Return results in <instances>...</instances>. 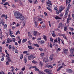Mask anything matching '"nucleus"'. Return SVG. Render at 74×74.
<instances>
[{"instance_id": "nucleus-1", "label": "nucleus", "mask_w": 74, "mask_h": 74, "mask_svg": "<svg viewBox=\"0 0 74 74\" xmlns=\"http://www.w3.org/2000/svg\"><path fill=\"white\" fill-rule=\"evenodd\" d=\"M22 14L18 12H16L14 13V15L15 18L16 19L19 18L21 15H22Z\"/></svg>"}, {"instance_id": "nucleus-2", "label": "nucleus", "mask_w": 74, "mask_h": 74, "mask_svg": "<svg viewBox=\"0 0 74 74\" xmlns=\"http://www.w3.org/2000/svg\"><path fill=\"white\" fill-rule=\"evenodd\" d=\"M35 57L33 55V54H31L28 57V59L29 60H31L32 59H34Z\"/></svg>"}, {"instance_id": "nucleus-3", "label": "nucleus", "mask_w": 74, "mask_h": 74, "mask_svg": "<svg viewBox=\"0 0 74 74\" xmlns=\"http://www.w3.org/2000/svg\"><path fill=\"white\" fill-rule=\"evenodd\" d=\"M70 51L71 53V54L72 55V56L74 57V49L71 48L70 49Z\"/></svg>"}, {"instance_id": "nucleus-4", "label": "nucleus", "mask_w": 74, "mask_h": 74, "mask_svg": "<svg viewBox=\"0 0 74 74\" xmlns=\"http://www.w3.org/2000/svg\"><path fill=\"white\" fill-rule=\"evenodd\" d=\"M33 34L35 37H37V31H34L33 32Z\"/></svg>"}, {"instance_id": "nucleus-5", "label": "nucleus", "mask_w": 74, "mask_h": 74, "mask_svg": "<svg viewBox=\"0 0 74 74\" xmlns=\"http://www.w3.org/2000/svg\"><path fill=\"white\" fill-rule=\"evenodd\" d=\"M19 18L21 21H23L25 19V17L22 16V14L21 16Z\"/></svg>"}, {"instance_id": "nucleus-6", "label": "nucleus", "mask_w": 74, "mask_h": 74, "mask_svg": "<svg viewBox=\"0 0 74 74\" xmlns=\"http://www.w3.org/2000/svg\"><path fill=\"white\" fill-rule=\"evenodd\" d=\"M7 43H10V42H12V40H11V39H10L9 38H8L7 40Z\"/></svg>"}, {"instance_id": "nucleus-7", "label": "nucleus", "mask_w": 74, "mask_h": 74, "mask_svg": "<svg viewBox=\"0 0 74 74\" xmlns=\"http://www.w3.org/2000/svg\"><path fill=\"white\" fill-rule=\"evenodd\" d=\"M28 37L30 38H31L32 37V34L30 33V32H28Z\"/></svg>"}, {"instance_id": "nucleus-8", "label": "nucleus", "mask_w": 74, "mask_h": 74, "mask_svg": "<svg viewBox=\"0 0 74 74\" xmlns=\"http://www.w3.org/2000/svg\"><path fill=\"white\" fill-rule=\"evenodd\" d=\"M53 56H54V55L53 54H51L49 58L50 59H51V60H52L53 59V58L52 57Z\"/></svg>"}, {"instance_id": "nucleus-9", "label": "nucleus", "mask_w": 74, "mask_h": 74, "mask_svg": "<svg viewBox=\"0 0 74 74\" xmlns=\"http://www.w3.org/2000/svg\"><path fill=\"white\" fill-rule=\"evenodd\" d=\"M67 71H68L69 73H72L73 72V70L71 69H67Z\"/></svg>"}, {"instance_id": "nucleus-10", "label": "nucleus", "mask_w": 74, "mask_h": 74, "mask_svg": "<svg viewBox=\"0 0 74 74\" xmlns=\"http://www.w3.org/2000/svg\"><path fill=\"white\" fill-rule=\"evenodd\" d=\"M68 1H69L68 3H70V2H71V0H66V6L67 5V4H68Z\"/></svg>"}, {"instance_id": "nucleus-11", "label": "nucleus", "mask_w": 74, "mask_h": 74, "mask_svg": "<svg viewBox=\"0 0 74 74\" xmlns=\"http://www.w3.org/2000/svg\"><path fill=\"white\" fill-rule=\"evenodd\" d=\"M38 43L39 44H44V40H39L38 41Z\"/></svg>"}, {"instance_id": "nucleus-12", "label": "nucleus", "mask_w": 74, "mask_h": 74, "mask_svg": "<svg viewBox=\"0 0 74 74\" xmlns=\"http://www.w3.org/2000/svg\"><path fill=\"white\" fill-rule=\"evenodd\" d=\"M68 50L67 49H64V53L65 54H67Z\"/></svg>"}, {"instance_id": "nucleus-13", "label": "nucleus", "mask_w": 74, "mask_h": 74, "mask_svg": "<svg viewBox=\"0 0 74 74\" xmlns=\"http://www.w3.org/2000/svg\"><path fill=\"white\" fill-rule=\"evenodd\" d=\"M9 35L10 36H11V35H12V34H13V33L12 32V31H11V29H10L9 31Z\"/></svg>"}, {"instance_id": "nucleus-14", "label": "nucleus", "mask_w": 74, "mask_h": 74, "mask_svg": "<svg viewBox=\"0 0 74 74\" xmlns=\"http://www.w3.org/2000/svg\"><path fill=\"white\" fill-rule=\"evenodd\" d=\"M50 70L49 69H46L44 70V71L45 73H49L50 71Z\"/></svg>"}, {"instance_id": "nucleus-15", "label": "nucleus", "mask_w": 74, "mask_h": 74, "mask_svg": "<svg viewBox=\"0 0 74 74\" xmlns=\"http://www.w3.org/2000/svg\"><path fill=\"white\" fill-rule=\"evenodd\" d=\"M27 41V38L24 39L23 40H22V43H24L25 42H26V41Z\"/></svg>"}, {"instance_id": "nucleus-16", "label": "nucleus", "mask_w": 74, "mask_h": 74, "mask_svg": "<svg viewBox=\"0 0 74 74\" xmlns=\"http://www.w3.org/2000/svg\"><path fill=\"white\" fill-rule=\"evenodd\" d=\"M47 4H49L50 5H52V3H51V1L49 0L48 1Z\"/></svg>"}, {"instance_id": "nucleus-17", "label": "nucleus", "mask_w": 74, "mask_h": 74, "mask_svg": "<svg viewBox=\"0 0 74 74\" xmlns=\"http://www.w3.org/2000/svg\"><path fill=\"white\" fill-rule=\"evenodd\" d=\"M58 44L60 45V40H61V39L59 37L58 38Z\"/></svg>"}, {"instance_id": "nucleus-18", "label": "nucleus", "mask_w": 74, "mask_h": 74, "mask_svg": "<svg viewBox=\"0 0 74 74\" xmlns=\"http://www.w3.org/2000/svg\"><path fill=\"white\" fill-rule=\"evenodd\" d=\"M62 67L63 66H60L57 69V71H59L60 70V69H62Z\"/></svg>"}, {"instance_id": "nucleus-19", "label": "nucleus", "mask_w": 74, "mask_h": 74, "mask_svg": "<svg viewBox=\"0 0 74 74\" xmlns=\"http://www.w3.org/2000/svg\"><path fill=\"white\" fill-rule=\"evenodd\" d=\"M64 7H63L62 6H61L60 8V10H63L64 9Z\"/></svg>"}, {"instance_id": "nucleus-20", "label": "nucleus", "mask_w": 74, "mask_h": 74, "mask_svg": "<svg viewBox=\"0 0 74 74\" xmlns=\"http://www.w3.org/2000/svg\"><path fill=\"white\" fill-rule=\"evenodd\" d=\"M11 69H12L11 70L12 72H13L14 71V70H15V68H14L13 66H11Z\"/></svg>"}, {"instance_id": "nucleus-21", "label": "nucleus", "mask_w": 74, "mask_h": 74, "mask_svg": "<svg viewBox=\"0 0 74 74\" xmlns=\"http://www.w3.org/2000/svg\"><path fill=\"white\" fill-rule=\"evenodd\" d=\"M69 9H67L66 10V11L65 13L66 15H67V14L69 13Z\"/></svg>"}, {"instance_id": "nucleus-22", "label": "nucleus", "mask_w": 74, "mask_h": 74, "mask_svg": "<svg viewBox=\"0 0 74 74\" xmlns=\"http://www.w3.org/2000/svg\"><path fill=\"white\" fill-rule=\"evenodd\" d=\"M70 14H69V15L68 16V17L67 19V20H69V21H70V20H71V17H70Z\"/></svg>"}, {"instance_id": "nucleus-23", "label": "nucleus", "mask_w": 74, "mask_h": 74, "mask_svg": "<svg viewBox=\"0 0 74 74\" xmlns=\"http://www.w3.org/2000/svg\"><path fill=\"white\" fill-rule=\"evenodd\" d=\"M55 19H56V20L60 19H61V18L59 17V16H57L55 17Z\"/></svg>"}, {"instance_id": "nucleus-24", "label": "nucleus", "mask_w": 74, "mask_h": 74, "mask_svg": "<svg viewBox=\"0 0 74 74\" xmlns=\"http://www.w3.org/2000/svg\"><path fill=\"white\" fill-rule=\"evenodd\" d=\"M46 66L48 68H49L50 67L51 68H53V66H52V65H46Z\"/></svg>"}, {"instance_id": "nucleus-25", "label": "nucleus", "mask_w": 74, "mask_h": 74, "mask_svg": "<svg viewBox=\"0 0 74 74\" xmlns=\"http://www.w3.org/2000/svg\"><path fill=\"white\" fill-rule=\"evenodd\" d=\"M8 59V62H11V58L10 57L8 58H7Z\"/></svg>"}, {"instance_id": "nucleus-26", "label": "nucleus", "mask_w": 74, "mask_h": 74, "mask_svg": "<svg viewBox=\"0 0 74 74\" xmlns=\"http://www.w3.org/2000/svg\"><path fill=\"white\" fill-rule=\"evenodd\" d=\"M1 17L2 18H4V17L5 18V19H6V16L4 14H3L1 16Z\"/></svg>"}, {"instance_id": "nucleus-27", "label": "nucleus", "mask_w": 74, "mask_h": 74, "mask_svg": "<svg viewBox=\"0 0 74 74\" xmlns=\"http://www.w3.org/2000/svg\"><path fill=\"white\" fill-rule=\"evenodd\" d=\"M43 38L45 41H47V36H43Z\"/></svg>"}, {"instance_id": "nucleus-28", "label": "nucleus", "mask_w": 74, "mask_h": 74, "mask_svg": "<svg viewBox=\"0 0 74 74\" xmlns=\"http://www.w3.org/2000/svg\"><path fill=\"white\" fill-rule=\"evenodd\" d=\"M34 23H35L36 27H37L38 23L37 21H35Z\"/></svg>"}, {"instance_id": "nucleus-29", "label": "nucleus", "mask_w": 74, "mask_h": 74, "mask_svg": "<svg viewBox=\"0 0 74 74\" xmlns=\"http://www.w3.org/2000/svg\"><path fill=\"white\" fill-rule=\"evenodd\" d=\"M23 57V54H21L20 56V59H22Z\"/></svg>"}, {"instance_id": "nucleus-30", "label": "nucleus", "mask_w": 74, "mask_h": 74, "mask_svg": "<svg viewBox=\"0 0 74 74\" xmlns=\"http://www.w3.org/2000/svg\"><path fill=\"white\" fill-rule=\"evenodd\" d=\"M47 9L49 11H51V12H52V10H51V9L50 8L47 7Z\"/></svg>"}, {"instance_id": "nucleus-31", "label": "nucleus", "mask_w": 74, "mask_h": 74, "mask_svg": "<svg viewBox=\"0 0 74 74\" xmlns=\"http://www.w3.org/2000/svg\"><path fill=\"white\" fill-rule=\"evenodd\" d=\"M67 26H66L64 27V31H66V30H67Z\"/></svg>"}, {"instance_id": "nucleus-32", "label": "nucleus", "mask_w": 74, "mask_h": 74, "mask_svg": "<svg viewBox=\"0 0 74 74\" xmlns=\"http://www.w3.org/2000/svg\"><path fill=\"white\" fill-rule=\"evenodd\" d=\"M34 46H35V47H40V46H39V45H38L37 44H34Z\"/></svg>"}, {"instance_id": "nucleus-33", "label": "nucleus", "mask_w": 74, "mask_h": 74, "mask_svg": "<svg viewBox=\"0 0 74 74\" xmlns=\"http://www.w3.org/2000/svg\"><path fill=\"white\" fill-rule=\"evenodd\" d=\"M40 55L42 57V56H44L45 55V54L44 53H41Z\"/></svg>"}, {"instance_id": "nucleus-34", "label": "nucleus", "mask_w": 74, "mask_h": 74, "mask_svg": "<svg viewBox=\"0 0 74 74\" xmlns=\"http://www.w3.org/2000/svg\"><path fill=\"white\" fill-rule=\"evenodd\" d=\"M8 48L9 49H11L12 48V46H11V45H9Z\"/></svg>"}, {"instance_id": "nucleus-35", "label": "nucleus", "mask_w": 74, "mask_h": 74, "mask_svg": "<svg viewBox=\"0 0 74 74\" xmlns=\"http://www.w3.org/2000/svg\"><path fill=\"white\" fill-rule=\"evenodd\" d=\"M2 58L1 59V61H3L4 60V57L3 56H2Z\"/></svg>"}, {"instance_id": "nucleus-36", "label": "nucleus", "mask_w": 74, "mask_h": 74, "mask_svg": "<svg viewBox=\"0 0 74 74\" xmlns=\"http://www.w3.org/2000/svg\"><path fill=\"white\" fill-rule=\"evenodd\" d=\"M71 7V5L70 4H69L68 5V7L67 8V9H69V10L70 9V7Z\"/></svg>"}, {"instance_id": "nucleus-37", "label": "nucleus", "mask_w": 74, "mask_h": 74, "mask_svg": "<svg viewBox=\"0 0 74 74\" xmlns=\"http://www.w3.org/2000/svg\"><path fill=\"white\" fill-rule=\"evenodd\" d=\"M7 27V25L6 24H5L4 25V29H6Z\"/></svg>"}, {"instance_id": "nucleus-38", "label": "nucleus", "mask_w": 74, "mask_h": 74, "mask_svg": "<svg viewBox=\"0 0 74 74\" xmlns=\"http://www.w3.org/2000/svg\"><path fill=\"white\" fill-rule=\"evenodd\" d=\"M27 52H28L27 51H25L23 52V53L24 54H26V53H27Z\"/></svg>"}, {"instance_id": "nucleus-39", "label": "nucleus", "mask_w": 74, "mask_h": 74, "mask_svg": "<svg viewBox=\"0 0 74 74\" xmlns=\"http://www.w3.org/2000/svg\"><path fill=\"white\" fill-rule=\"evenodd\" d=\"M6 58H10L9 57V54L8 53H7V55L6 56Z\"/></svg>"}, {"instance_id": "nucleus-40", "label": "nucleus", "mask_w": 74, "mask_h": 74, "mask_svg": "<svg viewBox=\"0 0 74 74\" xmlns=\"http://www.w3.org/2000/svg\"><path fill=\"white\" fill-rule=\"evenodd\" d=\"M2 35V32H1V29L0 28V36Z\"/></svg>"}, {"instance_id": "nucleus-41", "label": "nucleus", "mask_w": 74, "mask_h": 74, "mask_svg": "<svg viewBox=\"0 0 74 74\" xmlns=\"http://www.w3.org/2000/svg\"><path fill=\"white\" fill-rule=\"evenodd\" d=\"M29 49H32V46H28Z\"/></svg>"}, {"instance_id": "nucleus-42", "label": "nucleus", "mask_w": 74, "mask_h": 74, "mask_svg": "<svg viewBox=\"0 0 74 74\" xmlns=\"http://www.w3.org/2000/svg\"><path fill=\"white\" fill-rule=\"evenodd\" d=\"M16 40V39H15V38H13L12 39V41L13 42H15V41Z\"/></svg>"}, {"instance_id": "nucleus-43", "label": "nucleus", "mask_w": 74, "mask_h": 74, "mask_svg": "<svg viewBox=\"0 0 74 74\" xmlns=\"http://www.w3.org/2000/svg\"><path fill=\"white\" fill-rule=\"evenodd\" d=\"M35 70L36 71H39V69L37 68H35Z\"/></svg>"}, {"instance_id": "nucleus-44", "label": "nucleus", "mask_w": 74, "mask_h": 74, "mask_svg": "<svg viewBox=\"0 0 74 74\" xmlns=\"http://www.w3.org/2000/svg\"><path fill=\"white\" fill-rule=\"evenodd\" d=\"M50 41H51V42H53V39H52V38H50Z\"/></svg>"}, {"instance_id": "nucleus-45", "label": "nucleus", "mask_w": 74, "mask_h": 74, "mask_svg": "<svg viewBox=\"0 0 74 74\" xmlns=\"http://www.w3.org/2000/svg\"><path fill=\"white\" fill-rule=\"evenodd\" d=\"M37 0H34V4H36V3H37Z\"/></svg>"}, {"instance_id": "nucleus-46", "label": "nucleus", "mask_w": 74, "mask_h": 74, "mask_svg": "<svg viewBox=\"0 0 74 74\" xmlns=\"http://www.w3.org/2000/svg\"><path fill=\"white\" fill-rule=\"evenodd\" d=\"M42 21V18H38V21Z\"/></svg>"}, {"instance_id": "nucleus-47", "label": "nucleus", "mask_w": 74, "mask_h": 74, "mask_svg": "<svg viewBox=\"0 0 74 74\" xmlns=\"http://www.w3.org/2000/svg\"><path fill=\"white\" fill-rule=\"evenodd\" d=\"M8 4V3L7 2H6V3H5L4 4H3V5H7Z\"/></svg>"}, {"instance_id": "nucleus-48", "label": "nucleus", "mask_w": 74, "mask_h": 74, "mask_svg": "<svg viewBox=\"0 0 74 74\" xmlns=\"http://www.w3.org/2000/svg\"><path fill=\"white\" fill-rule=\"evenodd\" d=\"M22 40V39H20V40L18 41V43H19V44H21V41Z\"/></svg>"}, {"instance_id": "nucleus-49", "label": "nucleus", "mask_w": 74, "mask_h": 74, "mask_svg": "<svg viewBox=\"0 0 74 74\" xmlns=\"http://www.w3.org/2000/svg\"><path fill=\"white\" fill-rule=\"evenodd\" d=\"M6 64L7 66H8L9 65V62L7 61L6 62Z\"/></svg>"}, {"instance_id": "nucleus-50", "label": "nucleus", "mask_w": 74, "mask_h": 74, "mask_svg": "<svg viewBox=\"0 0 74 74\" xmlns=\"http://www.w3.org/2000/svg\"><path fill=\"white\" fill-rule=\"evenodd\" d=\"M24 60L25 61V63H26V62H27V60L26 59V58H25L24 59Z\"/></svg>"}, {"instance_id": "nucleus-51", "label": "nucleus", "mask_w": 74, "mask_h": 74, "mask_svg": "<svg viewBox=\"0 0 74 74\" xmlns=\"http://www.w3.org/2000/svg\"><path fill=\"white\" fill-rule=\"evenodd\" d=\"M19 30H18L17 31L16 33V35H18V34L19 33Z\"/></svg>"}, {"instance_id": "nucleus-52", "label": "nucleus", "mask_w": 74, "mask_h": 74, "mask_svg": "<svg viewBox=\"0 0 74 74\" xmlns=\"http://www.w3.org/2000/svg\"><path fill=\"white\" fill-rule=\"evenodd\" d=\"M57 9H58V8H57V7L55 6L54 7V10H56V11H57Z\"/></svg>"}, {"instance_id": "nucleus-53", "label": "nucleus", "mask_w": 74, "mask_h": 74, "mask_svg": "<svg viewBox=\"0 0 74 74\" xmlns=\"http://www.w3.org/2000/svg\"><path fill=\"white\" fill-rule=\"evenodd\" d=\"M52 36H53V37H56V35H55V34L54 33H53L52 34Z\"/></svg>"}, {"instance_id": "nucleus-54", "label": "nucleus", "mask_w": 74, "mask_h": 74, "mask_svg": "<svg viewBox=\"0 0 74 74\" xmlns=\"http://www.w3.org/2000/svg\"><path fill=\"white\" fill-rule=\"evenodd\" d=\"M54 42H58V40H57V39H56L55 40H54Z\"/></svg>"}, {"instance_id": "nucleus-55", "label": "nucleus", "mask_w": 74, "mask_h": 74, "mask_svg": "<svg viewBox=\"0 0 74 74\" xmlns=\"http://www.w3.org/2000/svg\"><path fill=\"white\" fill-rule=\"evenodd\" d=\"M50 48H52V43H50Z\"/></svg>"}, {"instance_id": "nucleus-56", "label": "nucleus", "mask_w": 74, "mask_h": 74, "mask_svg": "<svg viewBox=\"0 0 74 74\" xmlns=\"http://www.w3.org/2000/svg\"><path fill=\"white\" fill-rule=\"evenodd\" d=\"M48 22L50 27H51V21H49Z\"/></svg>"}, {"instance_id": "nucleus-57", "label": "nucleus", "mask_w": 74, "mask_h": 74, "mask_svg": "<svg viewBox=\"0 0 74 74\" xmlns=\"http://www.w3.org/2000/svg\"><path fill=\"white\" fill-rule=\"evenodd\" d=\"M15 52L16 53H18V51L17 49H16L15 50Z\"/></svg>"}, {"instance_id": "nucleus-58", "label": "nucleus", "mask_w": 74, "mask_h": 74, "mask_svg": "<svg viewBox=\"0 0 74 74\" xmlns=\"http://www.w3.org/2000/svg\"><path fill=\"white\" fill-rule=\"evenodd\" d=\"M30 3H33V0H29Z\"/></svg>"}, {"instance_id": "nucleus-59", "label": "nucleus", "mask_w": 74, "mask_h": 74, "mask_svg": "<svg viewBox=\"0 0 74 74\" xmlns=\"http://www.w3.org/2000/svg\"><path fill=\"white\" fill-rule=\"evenodd\" d=\"M59 26H60L61 27H62V23H60L59 24Z\"/></svg>"}, {"instance_id": "nucleus-60", "label": "nucleus", "mask_w": 74, "mask_h": 74, "mask_svg": "<svg viewBox=\"0 0 74 74\" xmlns=\"http://www.w3.org/2000/svg\"><path fill=\"white\" fill-rule=\"evenodd\" d=\"M39 64L40 65V66H42L43 64L42 63V62H41L40 61Z\"/></svg>"}, {"instance_id": "nucleus-61", "label": "nucleus", "mask_w": 74, "mask_h": 74, "mask_svg": "<svg viewBox=\"0 0 74 74\" xmlns=\"http://www.w3.org/2000/svg\"><path fill=\"white\" fill-rule=\"evenodd\" d=\"M70 29L71 31H74V29L73 28L70 27Z\"/></svg>"}, {"instance_id": "nucleus-62", "label": "nucleus", "mask_w": 74, "mask_h": 74, "mask_svg": "<svg viewBox=\"0 0 74 74\" xmlns=\"http://www.w3.org/2000/svg\"><path fill=\"white\" fill-rule=\"evenodd\" d=\"M28 44H29V45H31V44H32V43L30 42V41H28Z\"/></svg>"}, {"instance_id": "nucleus-63", "label": "nucleus", "mask_w": 74, "mask_h": 74, "mask_svg": "<svg viewBox=\"0 0 74 74\" xmlns=\"http://www.w3.org/2000/svg\"><path fill=\"white\" fill-rule=\"evenodd\" d=\"M72 16L73 17V20H74V14H73L72 15Z\"/></svg>"}, {"instance_id": "nucleus-64", "label": "nucleus", "mask_w": 74, "mask_h": 74, "mask_svg": "<svg viewBox=\"0 0 74 74\" xmlns=\"http://www.w3.org/2000/svg\"><path fill=\"white\" fill-rule=\"evenodd\" d=\"M19 74H23V72L21 71L19 73Z\"/></svg>"}]
</instances>
